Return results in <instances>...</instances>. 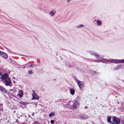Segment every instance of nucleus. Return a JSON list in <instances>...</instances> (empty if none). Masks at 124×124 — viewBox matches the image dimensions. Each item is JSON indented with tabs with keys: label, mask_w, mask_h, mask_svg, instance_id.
Listing matches in <instances>:
<instances>
[{
	"label": "nucleus",
	"mask_w": 124,
	"mask_h": 124,
	"mask_svg": "<svg viewBox=\"0 0 124 124\" xmlns=\"http://www.w3.org/2000/svg\"><path fill=\"white\" fill-rule=\"evenodd\" d=\"M50 123L51 124H53L54 123V121L53 120H51L50 121Z\"/></svg>",
	"instance_id": "obj_20"
},
{
	"label": "nucleus",
	"mask_w": 124,
	"mask_h": 124,
	"mask_svg": "<svg viewBox=\"0 0 124 124\" xmlns=\"http://www.w3.org/2000/svg\"><path fill=\"white\" fill-rule=\"evenodd\" d=\"M4 58L7 59L8 57V55L7 54L5 53H4L3 52H2L1 53V54L0 55Z\"/></svg>",
	"instance_id": "obj_9"
},
{
	"label": "nucleus",
	"mask_w": 124,
	"mask_h": 124,
	"mask_svg": "<svg viewBox=\"0 0 124 124\" xmlns=\"http://www.w3.org/2000/svg\"><path fill=\"white\" fill-rule=\"evenodd\" d=\"M32 91L33 93L32 94V99L38 100L39 98V97L36 94L34 91L32 90Z\"/></svg>",
	"instance_id": "obj_2"
},
{
	"label": "nucleus",
	"mask_w": 124,
	"mask_h": 124,
	"mask_svg": "<svg viewBox=\"0 0 124 124\" xmlns=\"http://www.w3.org/2000/svg\"><path fill=\"white\" fill-rule=\"evenodd\" d=\"M56 13V11L55 9L52 10L49 12V15L51 17H53L55 14Z\"/></svg>",
	"instance_id": "obj_6"
},
{
	"label": "nucleus",
	"mask_w": 124,
	"mask_h": 124,
	"mask_svg": "<svg viewBox=\"0 0 124 124\" xmlns=\"http://www.w3.org/2000/svg\"><path fill=\"white\" fill-rule=\"evenodd\" d=\"M121 67V66H120V65H119V66H118L117 67V68H115V69L116 70H117L118 69H119V68H120Z\"/></svg>",
	"instance_id": "obj_17"
},
{
	"label": "nucleus",
	"mask_w": 124,
	"mask_h": 124,
	"mask_svg": "<svg viewBox=\"0 0 124 124\" xmlns=\"http://www.w3.org/2000/svg\"><path fill=\"white\" fill-rule=\"evenodd\" d=\"M123 124H124V122Z\"/></svg>",
	"instance_id": "obj_27"
},
{
	"label": "nucleus",
	"mask_w": 124,
	"mask_h": 124,
	"mask_svg": "<svg viewBox=\"0 0 124 124\" xmlns=\"http://www.w3.org/2000/svg\"><path fill=\"white\" fill-rule=\"evenodd\" d=\"M29 67H33V66H32V64H31V65H29Z\"/></svg>",
	"instance_id": "obj_22"
},
{
	"label": "nucleus",
	"mask_w": 124,
	"mask_h": 124,
	"mask_svg": "<svg viewBox=\"0 0 124 124\" xmlns=\"http://www.w3.org/2000/svg\"><path fill=\"white\" fill-rule=\"evenodd\" d=\"M34 124H38V123L37 122H35L34 123Z\"/></svg>",
	"instance_id": "obj_23"
},
{
	"label": "nucleus",
	"mask_w": 124,
	"mask_h": 124,
	"mask_svg": "<svg viewBox=\"0 0 124 124\" xmlns=\"http://www.w3.org/2000/svg\"><path fill=\"white\" fill-rule=\"evenodd\" d=\"M54 115L53 114V113H51L50 114H49V117H52Z\"/></svg>",
	"instance_id": "obj_19"
},
{
	"label": "nucleus",
	"mask_w": 124,
	"mask_h": 124,
	"mask_svg": "<svg viewBox=\"0 0 124 124\" xmlns=\"http://www.w3.org/2000/svg\"><path fill=\"white\" fill-rule=\"evenodd\" d=\"M94 56H95L96 58H98L99 57V55L97 54L96 53H95L94 54Z\"/></svg>",
	"instance_id": "obj_16"
},
{
	"label": "nucleus",
	"mask_w": 124,
	"mask_h": 124,
	"mask_svg": "<svg viewBox=\"0 0 124 124\" xmlns=\"http://www.w3.org/2000/svg\"><path fill=\"white\" fill-rule=\"evenodd\" d=\"M2 52H1L0 51V55H1V53H2Z\"/></svg>",
	"instance_id": "obj_24"
},
{
	"label": "nucleus",
	"mask_w": 124,
	"mask_h": 124,
	"mask_svg": "<svg viewBox=\"0 0 124 124\" xmlns=\"http://www.w3.org/2000/svg\"><path fill=\"white\" fill-rule=\"evenodd\" d=\"M0 90L3 92L6 93L7 91L6 89L0 85Z\"/></svg>",
	"instance_id": "obj_10"
},
{
	"label": "nucleus",
	"mask_w": 124,
	"mask_h": 124,
	"mask_svg": "<svg viewBox=\"0 0 124 124\" xmlns=\"http://www.w3.org/2000/svg\"><path fill=\"white\" fill-rule=\"evenodd\" d=\"M12 90V89H11L10 90V91H11Z\"/></svg>",
	"instance_id": "obj_25"
},
{
	"label": "nucleus",
	"mask_w": 124,
	"mask_h": 124,
	"mask_svg": "<svg viewBox=\"0 0 124 124\" xmlns=\"http://www.w3.org/2000/svg\"><path fill=\"white\" fill-rule=\"evenodd\" d=\"M70 93L72 95H73L74 94V92H75V91L74 90L72 89H71L70 90Z\"/></svg>",
	"instance_id": "obj_12"
},
{
	"label": "nucleus",
	"mask_w": 124,
	"mask_h": 124,
	"mask_svg": "<svg viewBox=\"0 0 124 124\" xmlns=\"http://www.w3.org/2000/svg\"><path fill=\"white\" fill-rule=\"evenodd\" d=\"M99 62H102L106 63L108 62H114L116 63H124V59L118 60L116 59H112L110 60H107L105 59H101L99 60L98 61Z\"/></svg>",
	"instance_id": "obj_1"
},
{
	"label": "nucleus",
	"mask_w": 124,
	"mask_h": 124,
	"mask_svg": "<svg viewBox=\"0 0 124 124\" xmlns=\"http://www.w3.org/2000/svg\"><path fill=\"white\" fill-rule=\"evenodd\" d=\"M33 115H34V114L33 113Z\"/></svg>",
	"instance_id": "obj_30"
},
{
	"label": "nucleus",
	"mask_w": 124,
	"mask_h": 124,
	"mask_svg": "<svg viewBox=\"0 0 124 124\" xmlns=\"http://www.w3.org/2000/svg\"><path fill=\"white\" fill-rule=\"evenodd\" d=\"M0 75H1V73H0Z\"/></svg>",
	"instance_id": "obj_26"
},
{
	"label": "nucleus",
	"mask_w": 124,
	"mask_h": 124,
	"mask_svg": "<svg viewBox=\"0 0 124 124\" xmlns=\"http://www.w3.org/2000/svg\"><path fill=\"white\" fill-rule=\"evenodd\" d=\"M76 81L80 88H82V87L84 86V83L82 81L77 80Z\"/></svg>",
	"instance_id": "obj_3"
},
{
	"label": "nucleus",
	"mask_w": 124,
	"mask_h": 124,
	"mask_svg": "<svg viewBox=\"0 0 124 124\" xmlns=\"http://www.w3.org/2000/svg\"><path fill=\"white\" fill-rule=\"evenodd\" d=\"M89 53H90L91 54H93V53H94L92 51H90L89 52Z\"/></svg>",
	"instance_id": "obj_21"
},
{
	"label": "nucleus",
	"mask_w": 124,
	"mask_h": 124,
	"mask_svg": "<svg viewBox=\"0 0 124 124\" xmlns=\"http://www.w3.org/2000/svg\"><path fill=\"white\" fill-rule=\"evenodd\" d=\"M79 104L78 102L75 101L73 103V106L75 108H77L78 107Z\"/></svg>",
	"instance_id": "obj_11"
},
{
	"label": "nucleus",
	"mask_w": 124,
	"mask_h": 124,
	"mask_svg": "<svg viewBox=\"0 0 124 124\" xmlns=\"http://www.w3.org/2000/svg\"><path fill=\"white\" fill-rule=\"evenodd\" d=\"M28 73L30 74H32L33 73L31 70H29L28 71Z\"/></svg>",
	"instance_id": "obj_18"
},
{
	"label": "nucleus",
	"mask_w": 124,
	"mask_h": 124,
	"mask_svg": "<svg viewBox=\"0 0 124 124\" xmlns=\"http://www.w3.org/2000/svg\"><path fill=\"white\" fill-rule=\"evenodd\" d=\"M111 118L110 116H108L107 117V120L108 122L110 123L111 122Z\"/></svg>",
	"instance_id": "obj_13"
},
{
	"label": "nucleus",
	"mask_w": 124,
	"mask_h": 124,
	"mask_svg": "<svg viewBox=\"0 0 124 124\" xmlns=\"http://www.w3.org/2000/svg\"><path fill=\"white\" fill-rule=\"evenodd\" d=\"M23 92L22 90H19L18 92V93L17 94V96L21 98L23 96Z\"/></svg>",
	"instance_id": "obj_8"
},
{
	"label": "nucleus",
	"mask_w": 124,
	"mask_h": 124,
	"mask_svg": "<svg viewBox=\"0 0 124 124\" xmlns=\"http://www.w3.org/2000/svg\"><path fill=\"white\" fill-rule=\"evenodd\" d=\"M5 84L6 86H8L10 84L11 80L9 78H8L5 81Z\"/></svg>",
	"instance_id": "obj_7"
},
{
	"label": "nucleus",
	"mask_w": 124,
	"mask_h": 124,
	"mask_svg": "<svg viewBox=\"0 0 124 124\" xmlns=\"http://www.w3.org/2000/svg\"><path fill=\"white\" fill-rule=\"evenodd\" d=\"M84 25L83 24L80 25H78L77 26V28H80L82 27H84Z\"/></svg>",
	"instance_id": "obj_15"
},
{
	"label": "nucleus",
	"mask_w": 124,
	"mask_h": 124,
	"mask_svg": "<svg viewBox=\"0 0 124 124\" xmlns=\"http://www.w3.org/2000/svg\"><path fill=\"white\" fill-rule=\"evenodd\" d=\"M8 74L6 73L2 75L0 78L2 80H5L8 78Z\"/></svg>",
	"instance_id": "obj_5"
},
{
	"label": "nucleus",
	"mask_w": 124,
	"mask_h": 124,
	"mask_svg": "<svg viewBox=\"0 0 124 124\" xmlns=\"http://www.w3.org/2000/svg\"><path fill=\"white\" fill-rule=\"evenodd\" d=\"M97 23L98 25H101V22L99 20L97 21Z\"/></svg>",
	"instance_id": "obj_14"
},
{
	"label": "nucleus",
	"mask_w": 124,
	"mask_h": 124,
	"mask_svg": "<svg viewBox=\"0 0 124 124\" xmlns=\"http://www.w3.org/2000/svg\"><path fill=\"white\" fill-rule=\"evenodd\" d=\"M23 68H25V67H23Z\"/></svg>",
	"instance_id": "obj_28"
},
{
	"label": "nucleus",
	"mask_w": 124,
	"mask_h": 124,
	"mask_svg": "<svg viewBox=\"0 0 124 124\" xmlns=\"http://www.w3.org/2000/svg\"><path fill=\"white\" fill-rule=\"evenodd\" d=\"M113 122L117 124H119L120 122V121L119 119L115 117L113 118Z\"/></svg>",
	"instance_id": "obj_4"
},
{
	"label": "nucleus",
	"mask_w": 124,
	"mask_h": 124,
	"mask_svg": "<svg viewBox=\"0 0 124 124\" xmlns=\"http://www.w3.org/2000/svg\"><path fill=\"white\" fill-rule=\"evenodd\" d=\"M95 72H95V71L94 72V73H95Z\"/></svg>",
	"instance_id": "obj_29"
}]
</instances>
